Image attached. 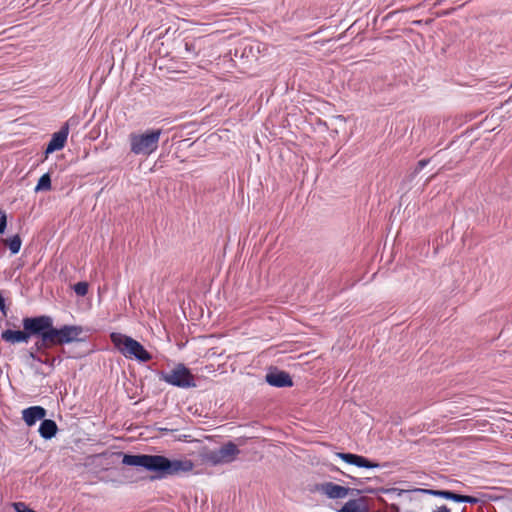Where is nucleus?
<instances>
[{"label":"nucleus","mask_w":512,"mask_h":512,"mask_svg":"<svg viewBox=\"0 0 512 512\" xmlns=\"http://www.w3.org/2000/svg\"><path fill=\"white\" fill-rule=\"evenodd\" d=\"M122 463L127 466L142 467L148 471L155 472V478L159 479L182 472H189L193 469V463L190 460H170L162 455L124 454Z\"/></svg>","instance_id":"f257e3e1"},{"label":"nucleus","mask_w":512,"mask_h":512,"mask_svg":"<svg viewBox=\"0 0 512 512\" xmlns=\"http://www.w3.org/2000/svg\"><path fill=\"white\" fill-rule=\"evenodd\" d=\"M161 129H148L145 132H132L128 136L130 151L136 156L148 157L159 146Z\"/></svg>","instance_id":"f03ea898"},{"label":"nucleus","mask_w":512,"mask_h":512,"mask_svg":"<svg viewBox=\"0 0 512 512\" xmlns=\"http://www.w3.org/2000/svg\"><path fill=\"white\" fill-rule=\"evenodd\" d=\"M110 340L114 347L126 358L136 359L143 363L150 361L152 358L144 346L130 336L119 332H112Z\"/></svg>","instance_id":"7ed1b4c3"},{"label":"nucleus","mask_w":512,"mask_h":512,"mask_svg":"<svg viewBox=\"0 0 512 512\" xmlns=\"http://www.w3.org/2000/svg\"><path fill=\"white\" fill-rule=\"evenodd\" d=\"M158 377L161 381L182 389L195 388L197 386L195 376L183 363L176 364L169 372H159Z\"/></svg>","instance_id":"20e7f679"},{"label":"nucleus","mask_w":512,"mask_h":512,"mask_svg":"<svg viewBox=\"0 0 512 512\" xmlns=\"http://www.w3.org/2000/svg\"><path fill=\"white\" fill-rule=\"evenodd\" d=\"M22 325L23 330L7 329L2 331L1 339L10 344L27 343L32 333H38L41 330L37 316L23 318Z\"/></svg>","instance_id":"39448f33"},{"label":"nucleus","mask_w":512,"mask_h":512,"mask_svg":"<svg viewBox=\"0 0 512 512\" xmlns=\"http://www.w3.org/2000/svg\"><path fill=\"white\" fill-rule=\"evenodd\" d=\"M240 454V450L235 443L229 441L223 444L219 449L209 450L203 454V461L213 466L228 464L233 462Z\"/></svg>","instance_id":"423d86ee"},{"label":"nucleus","mask_w":512,"mask_h":512,"mask_svg":"<svg viewBox=\"0 0 512 512\" xmlns=\"http://www.w3.org/2000/svg\"><path fill=\"white\" fill-rule=\"evenodd\" d=\"M37 322L41 326V330L38 333H32V336L36 335L39 339L31 347L36 352H41L53 345H56L52 331H51V316L40 315L37 316Z\"/></svg>","instance_id":"0eeeda50"},{"label":"nucleus","mask_w":512,"mask_h":512,"mask_svg":"<svg viewBox=\"0 0 512 512\" xmlns=\"http://www.w3.org/2000/svg\"><path fill=\"white\" fill-rule=\"evenodd\" d=\"M51 331L56 345H64L71 342L83 341L81 337L83 328L78 325H64L60 328H55L53 319L51 318Z\"/></svg>","instance_id":"6e6552de"},{"label":"nucleus","mask_w":512,"mask_h":512,"mask_svg":"<svg viewBox=\"0 0 512 512\" xmlns=\"http://www.w3.org/2000/svg\"><path fill=\"white\" fill-rule=\"evenodd\" d=\"M311 491L322 493L330 499H343L349 494L350 489L333 482H324L315 484Z\"/></svg>","instance_id":"1a4fd4ad"},{"label":"nucleus","mask_w":512,"mask_h":512,"mask_svg":"<svg viewBox=\"0 0 512 512\" xmlns=\"http://www.w3.org/2000/svg\"><path fill=\"white\" fill-rule=\"evenodd\" d=\"M336 455H337V457L342 459L344 462L351 464V465H355L360 468L372 469V468H378L380 466L378 463L372 462L369 459H367L366 457L361 456V455L352 454V453H344V452H339Z\"/></svg>","instance_id":"9d476101"},{"label":"nucleus","mask_w":512,"mask_h":512,"mask_svg":"<svg viewBox=\"0 0 512 512\" xmlns=\"http://www.w3.org/2000/svg\"><path fill=\"white\" fill-rule=\"evenodd\" d=\"M266 382L270 386L278 388L291 387L293 385V381L289 373L279 370H274L267 373Z\"/></svg>","instance_id":"9b49d317"},{"label":"nucleus","mask_w":512,"mask_h":512,"mask_svg":"<svg viewBox=\"0 0 512 512\" xmlns=\"http://www.w3.org/2000/svg\"><path fill=\"white\" fill-rule=\"evenodd\" d=\"M47 411L42 406H30L22 411V419L27 426L31 427L38 421L43 420Z\"/></svg>","instance_id":"f8f14e48"},{"label":"nucleus","mask_w":512,"mask_h":512,"mask_svg":"<svg viewBox=\"0 0 512 512\" xmlns=\"http://www.w3.org/2000/svg\"><path fill=\"white\" fill-rule=\"evenodd\" d=\"M67 138V127H61L59 131L52 134V137L45 149V154H50L64 148Z\"/></svg>","instance_id":"ddd939ff"},{"label":"nucleus","mask_w":512,"mask_h":512,"mask_svg":"<svg viewBox=\"0 0 512 512\" xmlns=\"http://www.w3.org/2000/svg\"><path fill=\"white\" fill-rule=\"evenodd\" d=\"M38 431L42 438L49 440L56 435L58 427L54 420L44 418L39 426Z\"/></svg>","instance_id":"4468645a"},{"label":"nucleus","mask_w":512,"mask_h":512,"mask_svg":"<svg viewBox=\"0 0 512 512\" xmlns=\"http://www.w3.org/2000/svg\"><path fill=\"white\" fill-rule=\"evenodd\" d=\"M426 493L431 494L433 496L441 497L446 500H451L454 502H460V494H457L450 490H424Z\"/></svg>","instance_id":"2eb2a0df"},{"label":"nucleus","mask_w":512,"mask_h":512,"mask_svg":"<svg viewBox=\"0 0 512 512\" xmlns=\"http://www.w3.org/2000/svg\"><path fill=\"white\" fill-rule=\"evenodd\" d=\"M51 189V177L49 173L43 174L35 187V192L48 191Z\"/></svg>","instance_id":"dca6fc26"},{"label":"nucleus","mask_w":512,"mask_h":512,"mask_svg":"<svg viewBox=\"0 0 512 512\" xmlns=\"http://www.w3.org/2000/svg\"><path fill=\"white\" fill-rule=\"evenodd\" d=\"M7 244L10 252L12 254H17L21 249L22 240L19 235H14L8 239Z\"/></svg>","instance_id":"f3484780"},{"label":"nucleus","mask_w":512,"mask_h":512,"mask_svg":"<svg viewBox=\"0 0 512 512\" xmlns=\"http://www.w3.org/2000/svg\"><path fill=\"white\" fill-rule=\"evenodd\" d=\"M338 512H361V510L356 500H349L338 510Z\"/></svg>","instance_id":"a211bd4d"},{"label":"nucleus","mask_w":512,"mask_h":512,"mask_svg":"<svg viewBox=\"0 0 512 512\" xmlns=\"http://www.w3.org/2000/svg\"><path fill=\"white\" fill-rule=\"evenodd\" d=\"M73 289L78 296H85L88 292V284L86 282H78L74 285Z\"/></svg>","instance_id":"6ab92c4d"},{"label":"nucleus","mask_w":512,"mask_h":512,"mask_svg":"<svg viewBox=\"0 0 512 512\" xmlns=\"http://www.w3.org/2000/svg\"><path fill=\"white\" fill-rule=\"evenodd\" d=\"M7 226V216L6 213L0 210V235L5 231Z\"/></svg>","instance_id":"aec40b11"},{"label":"nucleus","mask_w":512,"mask_h":512,"mask_svg":"<svg viewBox=\"0 0 512 512\" xmlns=\"http://www.w3.org/2000/svg\"><path fill=\"white\" fill-rule=\"evenodd\" d=\"M478 502H479V500L476 497L468 496V495H460L459 503L476 504Z\"/></svg>","instance_id":"412c9836"},{"label":"nucleus","mask_w":512,"mask_h":512,"mask_svg":"<svg viewBox=\"0 0 512 512\" xmlns=\"http://www.w3.org/2000/svg\"><path fill=\"white\" fill-rule=\"evenodd\" d=\"M79 124V118L73 116L67 120V122L62 127H67V132L69 133V128L71 126H77Z\"/></svg>","instance_id":"4be33fe9"},{"label":"nucleus","mask_w":512,"mask_h":512,"mask_svg":"<svg viewBox=\"0 0 512 512\" xmlns=\"http://www.w3.org/2000/svg\"><path fill=\"white\" fill-rule=\"evenodd\" d=\"M428 163H429V159H422V160L418 161L415 171H414V174H418L422 169H424L427 166Z\"/></svg>","instance_id":"5701e85b"},{"label":"nucleus","mask_w":512,"mask_h":512,"mask_svg":"<svg viewBox=\"0 0 512 512\" xmlns=\"http://www.w3.org/2000/svg\"><path fill=\"white\" fill-rule=\"evenodd\" d=\"M29 357L37 362H43V359L37 355V352L35 350H32V348L29 351Z\"/></svg>","instance_id":"b1692460"},{"label":"nucleus","mask_w":512,"mask_h":512,"mask_svg":"<svg viewBox=\"0 0 512 512\" xmlns=\"http://www.w3.org/2000/svg\"><path fill=\"white\" fill-rule=\"evenodd\" d=\"M434 512H451V511L446 505H442L441 507L438 508V510H436Z\"/></svg>","instance_id":"393cba45"},{"label":"nucleus","mask_w":512,"mask_h":512,"mask_svg":"<svg viewBox=\"0 0 512 512\" xmlns=\"http://www.w3.org/2000/svg\"><path fill=\"white\" fill-rule=\"evenodd\" d=\"M54 361L55 359H52V360H43V362H41L42 364H46V365H49L51 367H53L54 365Z\"/></svg>","instance_id":"a878e982"}]
</instances>
